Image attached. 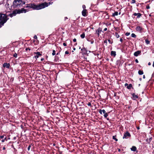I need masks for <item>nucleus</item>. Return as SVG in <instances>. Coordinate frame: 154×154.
Returning <instances> with one entry per match:
<instances>
[{"instance_id":"1","label":"nucleus","mask_w":154,"mask_h":154,"mask_svg":"<svg viewBox=\"0 0 154 154\" xmlns=\"http://www.w3.org/2000/svg\"><path fill=\"white\" fill-rule=\"evenodd\" d=\"M50 4V2H45L39 5H36L34 4L31 3L26 4V8H31L34 10H38L48 7Z\"/></svg>"},{"instance_id":"2","label":"nucleus","mask_w":154,"mask_h":154,"mask_svg":"<svg viewBox=\"0 0 154 154\" xmlns=\"http://www.w3.org/2000/svg\"><path fill=\"white\" fill-rule=\"evenodd\" d=\"M28 11V10L24 9V8H22L21 9L15 10H14L13 12L9 14L8 16L11 17H12L15 16L17 14H19L21 13H25L26 12Z\"/></svg>"},{"instance_id":"3","label":"nucleus","mask_w":154,"mask_h":154,"mask_svg":"<svg viewBox=\"0 0 154 154\" xmlns=\"http://www.w3.org/2000/svg\"><path fill=\"white\" fill-rule=\"evenodd\" d=\"M22 1L21 0H15L13 2V6L14 8H19L22 6Z\"/></svg>"},{"instance_id":"4","label":"nucleus","mask_w":154,"mask_h":154,"mask_svg":"<svg viewBox=\"0 0 154 154\" xmlns=\"http://www.w3.org/2000/svg\"><path fill=\"white\" fill-rule=\"evenodd\" d=\"M8 19L5 14L0 13V21L1 22V23H2V25H3Z\"/></svg>"},{"instance_id":"5","label":"nucleus","mask_w":154,"mask_h":154,"mask_svg":"<svg viewBox=\"0 0 154 154\" xmlns=\"http://www.w3.org/2000/svg\"><path fill=\"white\" fill-rule=\"evenodd\" d=\"M130 134L128 132H126L124 134L123 138V139L127 138L128 137H130Z\"/></svg>"},{"instance_id":"6","label":"nucleus","mask_w":154,"mask_h":154,"mask_svg":"<svg viewBox=\"0 0 154 154\" xmlns=\"http://www.w3.org/2000/svg\"><path fill=\"white\" fill-rule=\"evenodd\" d=\"M34 54H36L34 57L35 59L38 58L39 57V56H41L42 55V54L39 52H35Z\"/></svg>"},{"instance_id":"7","label":"nucleus","mask_w":154,"mask_h":154,"mask_svg":"<svg viewBox=\"0 0 154 154\" xmlns=\"http://www.w3.org/2000/svg\"><path fill=\"white\" fill-rule=\"evenodd\" d=\"M10 65L9 63H5L3 65V66L4 67H6L7 68H10Z\"/></svg>"},{"instance_id":"8","label":"nucleus","mask_w":154,"mask_h":154,"mask_svg":"<svg viewBox=\"0 0 154 154\" xmlns=\"http://www.w3.org/2000/svg\"><path fill=\"white\" fill-rule=\"evenodd\" d=\"M102 31L100 28H98L96 31V33H97L98 36H99L100 33Z\"/></svg>"},{"instance_id":"9","label":"nucleus","mask_w":154,"mask_h":154,"mask_svg":"<svg viewBox=\"0 0 154 154\" xmlns=\"http://www.w3.org/2000/svg\"><path fill=\"white\" fill-rule=\"evenodd\" d=\"M87 10L86 9H84L82 12V15L84 16L85 17L86 15Z\"/></svg>"},{"instance_id":"10","label":"nucleus","mask_w":154,"mask_h":154,"mask_svg":"<svg viewBox=\"0 0 154 154\" xmlns=\"http://www.w3.org/2000/svg\"><path fill=\"white\" fill-rule=\"evenodd\" d=\"M142 29V28L139 26H138L137 27L136 30L140 32H141Z\"/></svg>"},{"instance_id":"11","label":"nucleus","mask_w":154,"mask_h":154,"mask_svg":"<svg viewBox=\"0 0 154 154\" xmlns=\"http://www.w3.org/2000/svg\"><path fill=\"white\" fill-rule=\"evenodd\" d=\"M99 112L100 113V114H102V112H103V113L104 114L106 113L105 110H104V109H103V110L100 109V110H99Z\"/></svg>"},{"instance_id":"12","label":"nucleus","mask_w":154,"mask_h":154,"mask_svg":"<svg viewBox=\"0 0 154 154\" xmlns=\"http://www.w3.org/2000/svg\"><path fill=\"white\" fill-rule=\"evenodd\" d=\"M141 16V14L140 13H135V16H137V18H140Z\"/></svg>"},{"instance_id":"13","label":"nucleus","mask_w":154,"mask_h":154,"mask_svg":"<svg viewBox=\"0 0 154 154\" xmlns=\"http://www.w3.org/2000/svg\"><path fill=\"white\" fill-rule=\"evenodd\" d=\"M141 51H138L136 52H135V56H138L139 54H140Z\"/></svg>"},{"instance_id":"14","label":"nucleus","mask_w":154,"mask_h":154,"mask_svg":"<svg viewBox=\"0 0 154 154\" xmlns=\"http://www.w3.org/2000/svg\"><path fill=\"white\" fill-rule=\"evenodd\" d=\"M111 54L112 56H113L115 57L116 55V52L115 51H112L111 52Z\"/></svg>"},{"instance_id":"15","label":"nucleus","mask_w":154,"mask_h":154,"mask_svg":"<svg viewBox=\"0 0 154 154\" xmlns=\"http://www.w3.org/2000/svg\"><path fill=\"white\" fill-rule=\"evenodd\" d=\"M118 15V12L117 11L115 12L112 15L114 17L116 16H117Z\"/></svg>"},{"instance_id":"16","label":"nucleus","mask_w":154,"mask_h":154,"mask_svg":"<svg viewBox=\"0 0 154 154\" xmlns=\"http://www.w3.org/2000/svg\"><path fill=\"white\" fill-rule=\"evenodd\" d=\"M81 37L82 38H83L85 37V34L84 33H83L81 35Z\"/></svg>"},{"instance_id":"17","label":"nucleus","mask_w":154,"mask_h":154,"mask_svg":"<svg viewBox=\"0 0 154 154\" xmlns=\"http://www.w3.org/2000/svg\"><path fill=\"white\" fill-rule=\"evenodd\" d=\"M132 87V85L131 84H130L129 85L127 86V88L128 89H130Z\"/></svg>"},{"instance_id":"18","label":"nucleus","mask_w":154,"mask_h":154,"mask_svg":"<svg viewBox=\"0 0 154 154\" xmlns=\"http://www.w3.org/2000/svg\"><path fill=\"white\" fill-rule=\"evenodd\" d=\"M138 73L139 75H141L143 74V72L142 71L139 70L138 71Z\"/></svg>"},{"instance_id":"19","label":"nucleus","mask_w":154,"mask_h":154,"mask_svg":"<svg viewBox=\"0 0 154 154\" xmlns=\"http://www.w3.org/2000/svg\"><path fill=\"white\" fill-rule=\"evenodd\" d=\"M116 136H113L112 137V138H113V139H114L115 140V141H118V139L117 138H116Z\"/></svg>"},{"instance_id":"20","label":"nucleus","mask_w":154,"mask_h":154,"mask_svg":"<svg viewBox=\"0 0 154 154\" xmlns=\"http://www.w3.org/2000/svg\"><path fill=\"white\" fill-rule=\"evenodd\" d=\"M145 42L146 44L147 45L149 44L150 43L149 41H148V40L146 39L145 40Z\"/></svg>"},{"instance_id":"21","label":"nucleus","mask_w":154,"mask_h":154,"mask_svg":"<svg viewBox=\"0 0 154 154\" xmlns=\"http://www.w3.org/2000/svg\"><path fill=\"white\" fill-rule=\"evenodd\" d=\"M131 150L132 151H135V146H133L131 148Z\"/></svg>"},{"instance_id":"22","label":"nucleus","mask_w":154,"mask_h":154,"mask_svg":"<svg viewBox=\"0 0 154 154\" xmlns=\"http://www.w3.org/2000/svg\"><path fill=\"white\" fill-rule=\"evenodd\" d=\"M115 35L117 38H119L120 36L119 35H118L117 33H115Z\"/></svg>"},{"instance_id":"23","label":"nucleus","mask_w":154,"mask_h":154,"mask_svg":"<svg viewBox=\"0 0 154 154\" xmlns=\"http://www.w3.org/2000/svg\"><path fill=\"white\" fill-rule=\"evenodd\" d=\"M132 99L133 100H135V95H134V93L133 94H132Z\"/></svg>"},{"instance_id":"24","label":"nucleus","mask_w":154,"mask_h":154,"mask_svg":"<svg viewBox=\"0 0 154 154\" xmlns=\"http://www.w3.org/2000/svg\"><path fill=\"white\" fill-rule=\"evenodd\" d=\"M108 116V115L107 113H106L105 114H104V116L105 117V118H106Z\"/></svg>"},{"instance_id":"25","label":"nucleus","mask_w":154,"mask_h":154,"mask_svg":"<svg viewBox=\"0 0 154 154\" xmlns=\"http://www.w3.org/2000/svg\"><path fill=\"white\" fill-rule=\"evenodd\" d=\"M55 50H53V52H52V55H53V56H54V55H55Z\"/></svg>"},{"instance_id":"26","label":"nucleus","mask_w":154,"mask_h":154,"mask_svg":"<svg viewBox=\"0 0 154 154\" xmlns=\"http://www.w3.org/2000/svg\"><path fill=\"white\" fill-rule=\"evenodd\" d=\"M13 56L14 57L16 58L17 57V54L16 53H15L14 54Z\"/></svg>"},{"instance_id":"27","label":"nucleus","mask_w":154,"mask_h":154,"mask_svg":"<svg viewBox=\"0 0 154 154\" xmlns=\"http://www.w3.org/2000/svg\"><path fill=\"white\" fill-rule=\"evenodd\" d=\"M130 34V33L129 32H127L126 33L125 35L126 36H128V35H129Z\"/></svg>"},{"instance_id":"28","label":"nucleus","mask_w":154,"mask_h":154,"mask_svg":"<svg viewBox=\"0 0 154 154\" xmlns=\"http://www.w3.org/2000/svg\"><path fill=\"white\" fill-rule=\"evenodd\" d=\"M82 8L84 9H85V8H86V6H85V5H83L82 6Z\"/></svg>"},{"instance_id":"29","label":"nucleus","mask_w":154,"mask_h":154,"mask_svg":"<svg viewBox=\"0 0 154 154\" xmlns=\"http://www.w3.org/2000/svg\"><path fill=\"white\" fill-rule=\"evenodd\" d=\"M131 36L132 37H135V34H134V33H132L131 35Z\"/></svg>"},{"instance_id":"30","label":"nucleus","mask_w":154,"mask_h":154,"mask_svg":"<svg viewBox=\"0 0 154 154\" xmlns=\"http://www.w3.org/2000/svg\"><path fill=\"white\" fill-rule=\"evenodd\" d=\"M30 147H31V146H30V145L28 147V150H30Z\"/></svg>"},{"instance_id":"31","label":"nucleus","mask_w":154,"mask_h":154,"mask_svg":"<svg viewBox=\"0 0 154 154\" xmlns=\"http://www.w3.org/2000/svg\"><path fill=\"white\" fill-rule=\"evenodd\" d=\"M28 50H30V49L29 48H26V51H27Z\"/></svg>"},{"instance_id":"32","label":"nucleus","mask_w":154,"mask_h":154,"mask_svg":"<svg viewBox=\"0 0 154 154\" xmlns=\"http://www.w3.org/2000/svg\"><path fill=\"white\" fill-rule=\"evenodd\" d=\"M88 106H91V103H90V102H89L88 103Z\"/></svg>"},{"instance_id":"33","label":"nucleus","mask_w":154,"mask_h":154,"mask_svg":"<svg viewBox=\"0 0 154 154\" xmlns=\"http://www.w3.org/2000/svg\"><path fill=\"white\" fill-rule=\"evenodd\" d=\"M34 38L35 39H37V36L36 35H35L34 37Z\"/></svg>"},{"instance_id":"34","label":"nucleus","mask_w":154,"mask_h":154,"mask_svg":"<svg viewBox=\"0 0 154 154\" xmlns=\"http://www.w3.org/2000/svg\"><path fill=\"white\" fill-rule=\"evenodd\" d=\"M65 53L66 54H69V53L67 51H65Z\"/></svg>"},{"instance_id":"35","label":"nucleus","mask_w":154,"mask_h":154,"mask_svg":"<svg viewBox=\"0 0 154 154\" xmlns=\"http://www.w3.org/2000/svg\"><path fill=\"white\" fill-rule=\"evenodd\" d=\"M108 42H109V43H112V42H111V40L110 39L108 40Z\"/></svg>"},{"instance_id":"36","label":"nucleus","mask_w":154,"mask_h":154,"mask_svg":"<svg viewBox=\"0 0 154 154\" xmlns=\"http://www.w3.org/2000/svg\"><path fill=\"white\" fill-rule=\"evenodd\" d=\"M22 3L23 5H24L25 4V2H24L22 1Z\"/></svg>"},{"instance_id":"37","label":"nucleus","mask_w":154,"mask_h":154,"mask_svg":"<svg viewBox=\"0 0 154 154\" xmlns=\"http://www.w3.org/2000/svg\"><path fill=\"white\" fill-rule=\"evenodd\" d=\"M76 39L75 38H74L73 39V41L74 42H76Z\"/></svg>"},{"instance_id":"38","label":"nucleus","mask_w":154,"mask_h":154,"mask_svg":"<svg viewBox=\"0 0 154 154\" xmlns=\"http://www.w3.org/2000/svg\"><path fill=\"white\" fill-rule=\"evenodd\" d=\"M132 3H135V0H132L131 2Z\"/></svg>"},{"instance_id":"39","label":"nucleus","mask_w":154,"mask_h":154,"mask_svg":"<svg viewBox=\"0 0 154 154\" xmlns=\"http://www.w3.org/2000/svg\"><path fill=\"white\" fill-rule=\"evenodd\" d=\"M146 8L147 9H149L150 8V7L149 6H147L146 7Z\"/></svg>"},{"instance_id":"40","label":"nucleus","mask_w":154,"mask_h":154,"mask_svg":"<svg viewBox=\"0 0 154 154\" xmlns=\"http://www.w3.org/2000/svg\"><path fill=\"white\" fill-rule=\"evenodd\" d=\"M3 137H4L3 136H0V138L1 139H2L3 138Z\"/></svg>"},{"instance_id":"41","label":"nucleus","mask_w":154,"mask_h":154,"mask_svg":"<svg viewBox=\"0 0 154 154\" xmlns=\"http://www.w3.org/2000/svg\"><path fill=\"white\" fill-rule=\"evenodd\" d=\"M63 45L65 46L66 45V44L65 43H63Z\"/></svg>"},{"instance_id":"42","label":"nucleus","mask_w":154,"mask_h":154,"mask_svg":"<svg viewBox=\"0 0 154 154\" xmlns=\"http://www.w3.org/2000/svg\"><path fill=\"white\" fill-rule=\"evenodd\" d=\"M2 23H1V22H0V28L2 27Z\"/></svg>"},{"instance_id":"43","label":"nucleus","mask_w":154,"mask_h":154,"mask_svg":"<svg viewBox=\"0 0 154 154\" xmlns=\"http://www.w3.org/2000/svg\"><path fill=\"white\" fill-rule=\"evenodd\" d=\"M135 62H136L137 63H138V61L137 59H135Z\"/></svg>"},{"instance_id":"44","label":"nucleus","mask_w":154,"mask_h":154,"mask_svg":"<svg viewBox=\"0 0 154 154\" xmlns=\"http://www.w3.org/2000/svg\"><path fill=\"white\" fill-rule=\"evenodd\" d=\"M120 41L122 42V38H121Z\"/></svg>"},{"instance_id":"45","label":"nucleus","mask_w":154,"mask_h":154,"mask_svg":"<svg viewBox=\"0 0 154 154\" xmlns=\"http://www.w3.org/2000/svg\"><path fill=\"white\" fill-rule=\"evenodd\" d=\"M104 31H106L107 30V28H105L104 29Z\"/></svg>"},{"instance_id":"46","label":"nucleus","mask_w":154,"mask_h":154,"mask_svg":"<svg viewBox=\"0 0 154 154\" xmlns=\"http://www.w3.org/2000/svg\"><path fill=\"white\" fill-rule=\"evenodd\" d=\"M135 99L136 98H138V96L135 95Z\"/></svg>"},{"instance_id":"47","label":"nucleus","mask_w":154,"mask_h":154,"mask_svg":"<svg viewBox=\"0 0 154 154\" xmlns=\"http://www.w3.org/2000/svg\"><path fill=\"white\" fill-rule=\"evenodd\" d=\"M151 139V138H149V141H148V140H147V141L149 142H150V140Z\"/></svg>"},{"instance_id":"48","label":"nucleus","mask_w":154,"mask_h":154,"mask_svg":"<svg viewBox=\"0 0 154 154\" xmlns=\"http://www.w3.org/2000/svg\"><path fill=\"white\" fill-rule=\"evenodd\" d=\"M2 142H4V141H5V140H4V139L2 140Z\"/></svg>"},{"instance_id":"49","label":"nucleus","mask_w":154,"mask_h":154,"mask_svg":"<svg viewBox=\"0 0 154 154\" xmlns=\"http://www.w3.org/2000/svg\"><path fill=\"white\" fill-rule=\"evenodd\" d=\"M44 60V59L43 58H42V59H41V60L42 61L43 60Z\"/></svg>"},{"instance_id":"50","label":"nucleus","mask_w":154,"mask_h":154,"mask_svg":"<svg viewBox=\"0 0 154 154\" xmlns=\"http://www.w3.org/2000/svg\"><path fill=\"white\" fill-rule=\"evenodd\" d=\"M148 65H151V63L150 62H149L148 63Z\"/></svg>"},{"instance_id":"51","label":"nucleus","mask_w":154,"mask_h":154,"mask_svg":"<svg viewBox=\"0 0 154 154\" xmlns=\"http://www.w3.org/2000/svg\"><path fill=\"white\" fill-rule=\"evenodd\" d=\"M104 43H107V40H105V41H104Z\"/></svg>"},{"instance_id":"52","label":"nucleus","mask_w":154,"mask_h":154,"mask_svg":"<svg viewBox=\"0 0 154 154\" xmlns=\"http://www.w3.org/2000/svg\"><path fill=\"white\" fill-rule=\"evenodd\" d=\"M66 19H67V17H65V20H66Z\"/></svg>"},{"instance_id":"53","label":"nucleus","mask_w":154,"mask_h":154,"mask_svg":"<svg viewBox=\"0 0 154 154\" xmlns=\"http://www.w3.org/2000/svg\"><path fill=\"white\" fill-rule=\"evenodd\" d=\"M132 16H133V17H134L135 16V14H133Z\"/></svg>"},{"instance_id":"54","label":"nucleus","mask_w":154,"mask_h":154,"mask_svg":"<svg viewBox=\"0 0 154 154\" xmlns=\"http://www.w3.org/2000/svg\"><path fill=\"white\" fill-rule=\"evenodd\" d=\"M154 67V61L153 62V65H152Z\"/></svg>"},{"instance_id":"55","label":"nucleus","mask_w":154,"mask_h":154,"mask_svg":"<svg viewBox=\"0 0 154 154\" xmlns=\"http://www.w3.org/2000/svg\"><path fill=\"white\" fill-rule=\"evenodd\" d=\"M145 75H143V79H145Z\"/></svg>"},{"instance_id":"56","label":"nucleus","mask_w":154,"mask_h":154,"mask_svg":"<svg viewBox=\"0 0 154 154\" xmlns=\"http://www.w3.org/2000/svg\"><path fill=\"white\" fill-rule=\"evenodd\" d=\"M137 128L139 130L140 129V128L139 127H137Z\"/></svg>"},{"instance_id":"57","label":"nucleus","mask_w":154,"mask_h":154,"mask_svg":"<svg viewBox=\"0 0 154 154\" xmlns=\"http://www.w3.org/2000/svg\"><path fill=\"white\" fill-rule=\"evenodd\" d=\"M3 150H5V147H3Z\"/></svg>"},{"instance_id":"58","label":"nucleus","mask_w":154,"mask_h":154,"mask_svg":"<svg viewBox=\"0 0 154 154\" xmlns=\"http://www.w3.org/2000/svg\"><path fill=\"white\" fill-rule=\"evenodd\" d=\"M118 151H120V149H119Z\"/></svg>"},{"instance_id":"59","label":"nucleus","mask_w":154,"mask_h":154,"mask_svg":"<svg viewBox=\"0 0 154 154\" xmlns=\"http://www.w3.org/2000/svg\"><path fill=\"white\" fill-rule=\"evenodd\" d=\"M73 49H74V50H75V48H73Z\"/></svg>"},{"instance_id":"60","label":"nucleus","mask_w":154,"mask_h":154,"mask_svg":"<svg viewBox=\"0 0 154 154\" xmlns=\"http://www.w3.org/2000/svg\"><path fill=\"white\" fill-rule=\"evenodd\" d=\"M134 55H135V52L134 53Z\"/></svg>"},{"instance_id":"61","label":"nucleus","mask_w":154,"mask_h":154,"mask_svg":"<svg viewBox=\"0 0 154 154\" xmlns=\"http://www.w3.org/2000/svg\"><path fill=\"white\" fill-rule=\"evenodd\" d=\"M93 43V42H91V44H92Z\"/></svg>"},{"instance_id":"62","label":"nucleus","mask_w":154,"mask_h":154,"mask_svg":"<svg viewBox=\"0 0 154 154\" xmlns=\"http://www.w3.org/2000/svg\"><path fill=\"white\" fill-rule=\"evenodd\" d=\"M135 149H136V147H135ZM136 151V149H135V151Z\"/></svg>"}]
</instances>
